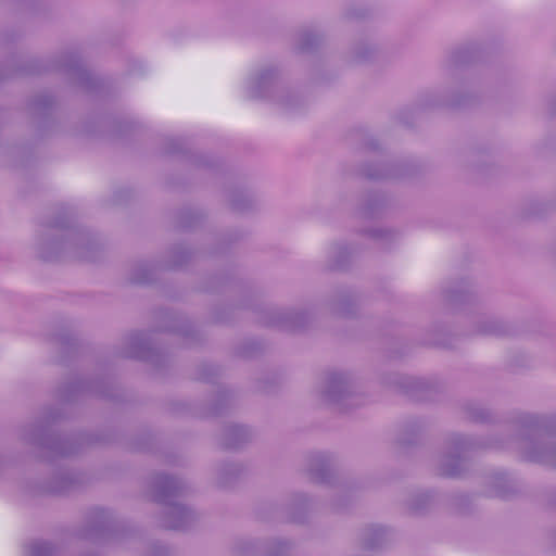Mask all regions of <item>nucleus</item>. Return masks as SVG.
Wrapping results in <instances>:
<instances>
[{"mask_svg":"<svg viewBox=\"0 0 556 556\" xmlns=\"http://www.w3.org/2000/svg\"><path fill=\"white\" fill-rule=\"evenodd\" d=\"M244 89L249 97L263 99L291 110L298 102L296 94L285 86L277 66L268 64L252 71L244 80Z\"/></svg>","mask_w":556,"mask_h":556,"instance_id":"nucleus-1","label":"nucleus"},{"mask_svg":"<svg viewBox=\"0 0 556 556\" xmlns=\"http://www.w3.org/2000/svg\"><path fill=\"white\" fill-rule=\"evenodd\" d=\"M152 488L154 500L166 506L165 527L186 528L192 519V511L176 501L182 494V481L175 477L157 475L153 480Z\"/></svg>","mask_w":556,"mask_h":556,"instance_id":"nucleus-2","label":"nucleus"},{"mask_svg":"<svg viewBox=\"0 0 556 556\" xmlns=\"http://www.w3.org/2000/svg\"><path fill=\"white\" fill-rule=\"evenodd\" d=\"M520 450L528 460L556 467V432L538 420L521 439Z\"/></svg>","mask_w":556,"mask_h":556,"instance_id":"nucleus-3","label":"nucleus"},{"mask_svg":"<svg viewBox=\"0 0 556 556\" xmlns=\"http://www.w3.org/2000/svg\"><path fill=\"white\" fill-rule=\"evenodd\" d=\"M471 446V441L463 435H453L447 442L442 456L439 459V471L443 476H458L465 468L466 455Z\"/></svg>","mask_w":556,"mask_h":556,"instance_id":"nucleus-4","label":"nucleus"},{"mask_svg":"<svg viewBox=\"0 0 556 556\" xmlns=\"http://www.w3.org/2000/svg\"><path fill=\"white\" fill-rule=\"evenodd\" d=\"M351 394L349 378L343 372H331L326 377L323 397L331 404H341Z\"/></svg>","mask_w":556,"mask_h":556,"instance_id":"nucleus-5","label":"nucleus"},{"mask_svg":"<svg viewBox=\"0 0 556 556\" xmlns=\"http://www.w3.org/2000/svg\"><path fill=\"white\" fill-rule=\"evenodd\" d=\"M389 538V531L381 526H372L364 532V545L368 549L382 546Z\"/></svg>","mask_w":556,"mask_h":556,"instance_id":"nucleus-6","label":"nucleus"},{"mask_svg":"<svg viewBox=\"0 0 556 556\" xmlns=\"http://www.w3.org/2000/svg\"><path fill=\"white\" fill-rule=\"evenodd\" d=\"M277 318L273 321L288 330H295L304 325L305 315L294 311H283L276 313Z\"/></svg>","mask_w":556,"mask_h":556,"instance_id":"nucleus-7","label":"nucleus"},{"mask_svg":"<svg viewBox=\"0 0 556 556\" xmlns=\"http://www.w3.org/2000/svg\"><path fill=\"white\" fill-rule=\"evenodd\" d=\"M353 248L337 243L330 248L329 256L331 258V267L332 268H343L346 266L350 257L353 254Z\"/></svg>","mask_w":556,"mask_h":556,"instance_id":"nucleus-8","label":"nucleus"},{"mask_svg":"<svg viewBox=\"0 0 556 556\" xmlns=\"http://www.w3.org/2000/svg\"><path fill=\"white\" fill-rule=\"evenodd\" d=\"M74 479L68 472H61L53 477L52 482L47 488V492L53 494H63L72 490Z\"/></svg>","mask_w":556,"mask_h":556,"instance_id":"nucleus-9","label":"nucleus"},{"mask_svg":"<svg viewBox=\"0 0 556 556\" xmlns=\"http://www.w3.org/2000/svg\"><path fill=\"white\" fill-rule=\"evenodd\" d=\"M311 475L318 482H328L330 478V464L324 455H318L311 466Z\"/></svg>","mask_w":556,"mask_h":556,"instance_id":"nucleus-10","label":"nucleus"},{"mask_svg":"<svg viewBox=\"0 0 556 556\" xmlns=\"http://www.w3.org/2000/svg\"><path fill=\"white\" fill-rule=\"evenodd\" d=\"M43 445H47V447L55 456H67L74 452L70 442L64 439H59V438L47 439V440H45Z\"/></svg>","mask_w":556,"mask_h":556,"instance_id":"nucleus-11","label":"nucleus"},{"mask_svg":"<svg viewBox=\"0 0 556 556\" xmlns=\"http://www.w3.org/2000/svg\"><path fill=\"white\" fill-rule=\"evenodd\" d=\"M53 546L46 541H33L26 548L25 556H53Z\"/></svg>","mask_w":556,"mask_h":556,"instance_id":"nucleus-12","label":"nucleus"},{"mask_svg":"<svg viewBox=\"0 0 556 556\" xmlns=\"http://www.w3.org/2000/svg\"><path fill=\"white\" fill-rule=\"evenodd\" d=\"M70 72L76 75L80 80H87L91 76V74L84 67V65L78 60L71 61Z\"/></svg>","mask_w":556,"mask_h":556,"instance_id":"nucleus-13","label":"nucleus"},{"mask_svg":"<svg viewBox=\"0 0 556 556\" xmlns=\"http://www.w3.org/2000/svg\"><path fill=\"white\" fill-rule=\"evenodd\" d=\"M318 42V36L314 33H304L301 36L300 49L302 51H308L313 46Z\"/></svg>","mask_w":556,"mask_h":556,"instance_id":"nucleus-14","label":"nucleus"},{"mask_svg":"<svg viewBox=\"0 0 556 556\" xmlns=\"http://www.w3.org/2000/svg\"><path fill=\"white\" fill-rule=\"evenodd\" d=\"M134 343L137 345V348L129 352L127 356L134 357V358H144L146 357V342H142L138 337L134 339Z\"/></svg>","mask_w":556,"mask_h":556,"instance_id":"nucleus-15","label":"nucleus"},{"mask_svg":"<svg viewBox=\"0 0 556 556\" xmlns=\"http://www.w3.org/2000/svg\"><path fill=\"white\" fill-rule=\"evenodd\" d=\"M149 280H150V277H149V274H148V273H146V274H144L143 276H141V277H135V278H134V281H135V282H138V283H146V282H149Z\"/></svg>","mask_w":556,"mask_h":556,"instance_id":"nucleus-16","label":"nucleus"},{"mask_svg":"<svg viewBox=\"0 0 556 556\" xmlns=\"http://www.w3.org/2000/svg\"><path fill=\"white\" fill-rule=\"evenodd\" d=\"M387 235V231L383 230V229H374L371 231V236L375 237V238H382Z\"/></svg>","mask_w":556,"mask_h":556,"instance_id":"nucleus-17","label":"nucleus"},{"mask_svg":"<svg viewBox=\"0 0 556 556\" xmlns=\"http://www.w3.org/2000/svg\"><path fill=\"white\" fill-rule=\"evenodd\" d=\"M366 175L369 177V178H381L383 177V175L381 173H366Z\"/></svg>","mask_w":556,"mask_h":556,"instance_id":"nucleus-18","label":"nucleus"},{"mask_svg":"<svg viewBox=\"0 0 556 556\" xmlns=\"http://www.w3.org/2000/svg\"><path fill=\"white\" fill-rule=\"evenodd\" d=\"M233 431L239 434H244L247 432V430L241 426L235 427Z\"/></svg>","mask_w":556,"mask_h":556,"instance_id":"nucleus-19","label":"nucleus"},{"mask_svg":"<svg viewBox=\"0 0 556 556\" xmlns=\"http://www.w3.org/2000/svg\"><path fill=\"white\" fill-rule=\"evenodd\" d=\"M357 59H359V60H365V59H366V55H365V54H363V53H358V52H357Z\"/></svg>","mask_w":556,"mask_h":556,"instance_id":"nucleus-20","label":"nucleus"}]
</instances>
